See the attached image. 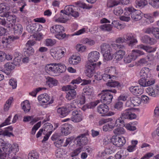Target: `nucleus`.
Returning <instances> with one entry per match:
<instances>
[{
	"mask_svg": "<svg viewBox=\"0 0 159 159\" xmlns=\"http://www.w3.org/2000/svg\"><path fill=\"white\" fill-rule=\"evenodd\" d=\"M136 3L139 7H143L148 4V2L146 0H136Z\"/></svg>",
	"mask_w": 159,
	"mask_h": 159,
	"instance_id": "nucleus-45",
	"label": "nucleus"
},
{
	"mask_svg": "<svg viewBox=\"0 0 159 159\" xmlns=\"http://www.w3.org/2000/svg\"><path fill=\"white\" fill-rule=\"evenodd\" d=\"M100 53L97 51H93L89 53L88 55L89 62L93 63L99 59Z\"/></svg>",
	"mask_w": 159,
	"mask_h": 159,
	"instance_id": "nucleus-17",
	"label": "nucleus"
},
{
	"mask_svg": "<svg viewBox=\"0 0 159 159\" xmlns=\"http://www.w3.org/2000/svg\"><path fill=\"white\" fill-rule=\"evenodd\" d=\"M107 91V89L103 90L99 95H101V100L102 102L105 104H109L112 101L113 95Z\"/></svg>",
	"mask_w": 159,
	"mask_h": 159,
	"instance_id": "nucleus-10",
	"label": "nucleus"
},
{
	"mask_svg": "<svg viewBox=\"0 0 159 159\" xmlns=\"http://www.w3.org/2000/svg\"><path fill=\"white\" fill-rule=\"evenodd\" d=\"M124 119L121 117V116L119 117L115 121V124L116 125V126L119 125L120 126H125V122L124 120Z\"/></svg>",
	"mask_w": 159,
	"mask_h": 159,
	"instance_id": "nucleus-44",
	"label": "nucleus"
},
{
	"mask_svg": "<svg viewBox=\"0 0 159 159\" xmlns=\"http://www.w3.org/2000/svg\"><path fill=\"white\" fill-rule=\"evenodd\" d=\"M10 9L9 7L7 6L4 4L1 3L0 4V13L4 12V14L7 13V12L9 11Z\"/></svg>",
	"mask_w": 159,
	"mask_h": 159,
	"instance_id": "nucleus-39",
	"label": "nucleus"
},
{
	"mask_svg": "<svg viewBox=\"0 0 159 159\" xmlns=\"http://www.w3.org/2000/svg\"><path fill=\"white\" fill-rule=\"evenodd\" d=\"M114 13L116 15H119L122 14L123 12V10L120 7H116L114 10Z\"/></svg>",
	"mask_w": 159,
	"mask_h": 159,
	"instance_id": "nucleus-57",
	"label": "nucleus"
},
{
	"mask_svg": "<svg viewBox=\"0 0 159 159\" xmlns=\"http://www.w3.org/2000/svg\"><path fill=\"white\" fill-rule=\"evenodd\" d=\"M66 51L65 49L60 48H52L50 50V54L55 59H60L64 56Z\"/></svg>",
	"mask_w": 159,
	"mask_h": 159,
	"instance_id": "nucleus-11",
	"label": "nucleus"
},
{
	"mask_svg": "<svg viewBox=\"0 0 159 159\" xmlns=\"http://www.w3.org/2000/svg\"><path fill=\"white\" fill-rule=\"evenodd\" d=\"M13 27L14 33L15 34L20 35L22 34L23 29L21 25L19 24H14Z\"/></svg>",
	"mask_w": 159,
	"mask_h": 159,
	"instance_id": "nucleus-29",
	"label": "nucleus"
},
{
	"mask_svg": "<svg viewBox=\"0 0 159 159\" xmlns=\"http://www.w3.org/2000/svg\"><path fill=\"white\" fill-rule=\"evenodd\" d=\"M101 64L100 61L99 62L98 64L87 62L85 65L86 69L85 71L86 75L89 78L91 77L95 72L94 68L96 67V65L98 64V66H99Z\"/></svg>",
	"mask_w": 159,
	"mask_h": 159,
	"instance_id": "nucleus-8",
	"label": "nucleus"
},
{
	"mask_svg": "<svg viewBox=\"0 0 159 159\" xmlns=\"http://www.w3.org/2000/svg\"><path fill=\"white\" fill-rule=\"evenodd\" d=\"M114 133L117 134H122L125 132V129L122 127H119L113 130Z\"/></svg>",
	"mask_w": 159,
	"mask_h": 159,
	"instance_id": "nucleus-52",
	"label": "nucleus"
},
{
	"mask_svg": "<svg viewBox=\"0 0 159 159\" xmlns=\"http://www.w3.org/2000/svg\"><path fill=\"white\" fill-rule=\"evenodd\" d=\"M82 120V116L80 112L76 111H74L72 112V116L70 118H66L62 120L63 122L71 120L75 123H77L81 121Z\"/></svg>",
	"mask_w": 159,
	"mask_h": 159,
	"instance_id": "nucleus-9",
	"label": "nucleus"
},
{
	"mask_svg": "<svg viewBox=\"0 0 159 159\" xmlns=\"http://www.w3.org/2000/svg\"><path fill=\"white\" fill-rule=\"evenodd\" d=\"M139 48L140 49H143L147 52L149 53L153 52L156 50V49L154 48H152L151 47L143 45L141 44L139 46Z\"/></svg>",
	"mask_w": 159,
	"mask_h": 159,
	"instance_id": "nucleus-34",
	"label": "nucleus"
},
{
	"mask_svg": "<svg viewBox=\"0 0 159 159\" xmlns=\"http://www.w3.org/2000/svg\"><path fill=\"white\" fill-rule=\"evenodd\" d=\"M76 101L74 100L72 102L69 104L68 106V110L69 111L73 110L76 108Z\"/></svg>",
	"mask_w": 159,
	"mask_h": 159,
	"instance_id": "nucleus-60",
	"label": "nucleus"
},
{
	"mask_svg": "<svg viewBox=\"0 0 159 159\" xmlns=\"http://www.w3.org/2000/svg\"><path fill=\"white\" fill-rule=\"evenodd\" d=\"M46 45L47 46H52L54 45L56 43L55 40L51 39H48L46 40Z\"/></svg>",
	"mask_w": 159,
	"mask_h": 159,
	"instance_id": "nucleus-61",
	"label": "nucleus"
},
{
	"mask_svg": "<svg viewBox=\"0 0 159 159\" xmlns=\"http://www.w3.org/2000/svg\"><path fill=\"white\" fill-rule=\"evenodd\" d=\"M72 5L66 6L64 10H61V12L63 13L61 14L60 17L56 19V21L61 23H65L68 20L66 16V15L70 14L71 15L75 17H77L79 16V14L78 12L74 11V9L72 7Z\"/></svg>",
	"mask_w": 159,
	"mask_h": 159,
	"instance_id": "nucleus-2",
	"label": "nucleus"
},
{
	"mask_svg": "<svg viewBox=\"0 0 159 159\" xmlns=\"http://www.w3.org/2000/svg\"><path fill=\"white\" fill-rule=\"evenodd\" d=\"M109 109L108 106L103 104L100 105L98 107L97 111L99 113L103 114L102 116H103L108 112Z\"/></svg>",
	"mask_w": 159,
	"mask_h": 159,
	"instance_id": "nucleus-21",
	"label": "nucleus"
},
{
	"mask_svg": "<svg viewBox=\"0 0 159 159\" xmlns=\"http://www.w3.org/2000/svg\"><path fill=\"white\" fill-rule=\"evenodd\" d=\"M146 92L149 95L156 97L159 94V87L157 86L154 88L149 87L146 89Z\"/></svg>",
	"mask_w": 159,
	"mask_h": 159,
	"instance_id": "nucleus-18",
	"label": "nucleus"
},
{
	"mask_svg": "<svg viewBox=\"0 0 159 159\" xmlns=\"http://www.w3.org/2000/svg\"><path fill=\"white\" fill-rule=\"evenodd\" d=\"M112 24L116 28L118 29H121L124 28V25L120 24L117 21L114 20L112 21Z\"/></svg>",
	"mask_w": 159,
	"mask_h": 159,
	"instance_id": "nucleus-58",
	"label": "nucleus"
},
{
	"mask_svg": "<svg viewBox=\"0 0 159 159\" xmlns=\"http://www.w3.org/2000/svg\"><path fill=\"white\" fill-rule=\"evenodd\" d=\"M19 38V37L18 36L15 37H13L11 36H8V37H6L5 39V41H2V43H4V42H6L7 43H10L11 42V41H14L15 39H17Z\"/></svg>",
	"mask_w": 159,
	"mask_h": 159,
	"instance_id": "nucleus-49",
	"label": "nucleus"
},
{
	"mask_svg": "<svg viewBox=\"0 0 159 159\" xmlns=\"http://www.w3.org/2000/svg\"><path fill=\"white\" fill-rule=\"evenodd\" d=\"M15 54L17 57H15L14 59L13 63L15 66H19L21 63L20 57L18 56L19 55V53L18 52H16Z\"/></svg>",
	"mask_w": 159,
	"mask_h": 159,
	"instance_id": "nucleus-38",
	"label": "nucleus"
},
{
	"mask_svg": "<svg viewBox=\"0 0 159 159\" xmlns=\"http://www.w3.org/2000/svg\"><path fill=\"white\" fill-rule=\"evenodd\" d=\"M140 75L141 77L143 78H149L151 75L150 69L147 67L142 68L140 72Z\"/></svg>",
	"mask_w": 159,
	"mask_h": 159,
	"instance_id": "nucleus-22",
	"label": "nucleus"
},
{
	"mask_svg": "<svg viewBox=\"0 0 159 159\" xmlns=\"http://www.w3.org/2000/svg\"><path fill=\"white\" fill-rule=\"evenodd\" d=\"M152 34L156 38L159 39V28L153 27Z\"/></svg>",
	"mask_w": 159,
	"mask_h": 159,
	"instance_id": "nucleus-64",
	"label": "nucleus"
},
{
	"mask_svg": "<svg viewBox=\"0 0 159 159\" xmlns=\"http://www.w3.org/2000/svg\"><path fill=\"white\" fill-rule=\"evenodd\" d=\"M149 3L154 7L158 8L159 7V0H149Z\"/></svg>",
	"mask_w": 159,
	"mask_h": 159,
	"instance_id": "nucleus-54",
	"label": "nucleus"
},
{
	"mask_svg": "<svg viewBox=\"0 0 159 159\" xmlns=\"http://www.w3.org/2000/svg\"><path fill=\"white\" fill-rule=\"evenodd\" d=\"M44 129L43 130L44 131H52L55 129V128L53 129L52 125L49 123H47L44 125Z\"/></svg>",
	"mask_w": 159,
	"mask_h": 159,
	"instance_id": "nucleus-53",
	"label": "nucleus"
},
{
	"mask_svg": "<svg viewBox=\"0 0 159 159\" xmlns=\"http://www.w3.org/2000/svg\"><path fill=\"white\" fill-rule=\"evenodd\" d=\"M142 40L144 43L150 44L152 40V39L147 35H145L142 38Z\"/></svg>",
	"mask_w": 159,
	"mask_h": 159,
	"instance_id": "nucleus-55",
	"label": "nucleus"
},
{
	"mask_svg": "<svg viewBox=\"0 0 159 159\" xmlns=\"http://www.w3.org/2000/svg\"><path fill=\"white\" fill-rule=\"evenodd\" d=\"M11 117L12 116H9L5 120V121L0 125V128L6 125L10 124H11V123L10 122V119Z\"/></svg>",
	"mask_w": 159,
	"mask_h": 159,
	"instance_id": "nucleus-59",
	"label": "nucleus"
},
{
	"mask_svg": "<svg viewBox=\"0 0 159 159\" xmlns=\"http://www.w3.org/2000/svg\"><path fill=\"white\" fill-rule=\"evenodd\" d=\"M1 17L0 18V24L9 28L11 27V25L10 24L8 25L7 21H6L5 19L2 16H1Z\"/></svg>",
	"mask_w": 159,
	"mask_h": 159,
	"instance_id": "nucleus-47",
	"label": "nucleus"
},
{
	"mask_svg": "<svg viewBox=\"0 0 159 159\" xmlns=\"http://www.w3.org/2000/svg\"><path fill=\"white\" fill-rule=\"evenodd\" d=\"M99 101L98 100L95 102H91V103L87 104L84 105L81 109L84 111H85L87 109L93 108L95 107L99 103Z\"/></svg>",
	"mask_w": 159,
	"mask_h": 159,
	"instance_id": "nucleus-31",
	"label": "nucleus"
},
{
	"mask_svg": "<svg viewBox=\"0 0 159 159\" xmlns=\"http://www.w3.org/2000/svg\"><path fill=\"white\" fill-rule=\"evenodd\" d=\"M130 91L134 95L139 96L143 93V89L140 86H131L129 88Z\"/></svg>",
	"mask_w": 159,
	"mask_h": 159,
	"instance_id": "nucleus-20",
	"label": "nucleus"
},
{
	"mask_svg": "<svg viewBox=\"0 0 159 159\" xmlns=\"http://www.w3.org/2000/svg\"><path fill=\"white\" fill-rule=\"evenodd\" d=\"M69 85L64 86L62 87V90L64 91H68L66 95V98L69 100L75 98L76 95V92L75 89L77 86L76 85Z\"/></svg>",
	"mask_w": 159,
	"mask_h": 159,
	"instance_id": "nucleus-3",
	"label": "nucleus"
},
{
	"mask_svg": "<svg viewBox=\"0 0 159 159\" xmlns=\"http://www.w3.org/2000/svg\"><path fill=\"white\" fill-rule=\"evenodd\" d=\"M56 73H62L65 71L66 70V67L64 65L61 63H55Z\"/></svg>",
	"mask_w": 159,
	"mask_h": 159,
	"instance_id": "nucleus-23",
	"label": "nucleus"
},
{
	"mask_svg": "<svg viewBox=\"0 0 159 159\" xmlns=\"http://www.w3.org/2000/svg\"><path fill=\"white\" fill-rule=\"evenodd\" d=\"M88 135L87 133L81 134L78 136L76 138L77 140V145L80 146L81 148L82 146L86 144L88 142V139L86 137V135Z\"/></svg>",
	"mask_w": 159,
	"mask_h": 159,
	"instance_id": "nucleus-12",
	"label": "nucleus"
},
{
	"mask_svg": "<svg viewBox=\"0 0 159 159\" xmlns=\"http://www.w3.org/2000/svg\"><path fill=\"white\" fill-rule=\"evenodd\" d=\"M25 52V54L27 56H30L33 55L34 53V50L31 46L27 47Z\"/></svg>",
	"mask_w": 159,
	"mask_h": 159,
	"instance_id": "nucleus-40",
	"label": "nucleus"
},
{
	"mask_svg": "<svg viewBox=\"0 0 159 159\" xmlns=\"http://www.w3.org/2000/svg\"><path fill=\"white\" fill-rule=\"evenodd\" d=\"M57 111L61 117H64L67 115L69 113V111L64 107L58 108Z\"/></svg>",
	"mask_w": 159,
	"mask_h": 159,
	"instance_id": "nucleus-26",
	"label": "nucleus"
},
{
	"mask_svg": "<svg viewBox=\"0 0 159 159\" xmlns=\"http://www.w3.org/2000/svg\"><path fill=\"white\" fill-rule=\"evenodd\" d=\"M2 147V149L0 148V152H3V153H5V155H7L8 156L11 157L13 152L14 154H16L19 150L18 145L16 143L11 145L10 143H5L3 140L0 139V147Z\"/></svg>",
	"mask_w": 159,
	"mask_h": 159,
	"instance_id": "nucleus-1",
	"label": "nucleus"
},
{
	"mask_svg": "<svg viewBox=\"0 0 159 159\" xmlns=\"http://www.w3.org/2000/svg\"><path fill=\"white\" fill-rule=\"evenodd\" d=\"M55 63L48 64L46 66L45 69L47 73L49 74L56 73Z\"/></svg>",
	"mask_w": 159,
	"mask_h": 159,
	"instance_id": "nucleus-24",
	"label": "nucleus"
},
{
	"mask_svg": "<svg viewBox=\"0 0 159 159\" xmlns=\"http://www.w3.org/2000/svg\"><path fill=\"white\" fill-rule=\"evenodd\" d=\"M80 58L79 56H72L69 58V63L71 65H76L80 62Z\"/></svg>",
	"mask_w": 159,
	"mask_h": 159,
	"instance_id": "nucleus-27",
	"label": "nucleus"
},
{
	"mask_svg": "<svg viewBox=\"0 0 159 159\" xmlns=\"http://www.w3.org/2000/svg\"><path fill=\"white\" fill-rule=\"evenodd\" d=\"M106 84L108 86L112 87H116L118 88H120L121 86V84H120L119 82L113 81L107 83Z\"/></svg>",
	"mask_w": 159,
	"mask_h": 159,
	"instance_id": "nucleus-36",
	"label": "nucleus"
},
{
	"mask_svg": "<svg viewBox=\"0 0 159 159\" xmlns=\"http://www.w3.org/2000/svg\"><path fill=\"white\" fill-rule=\"evenodd\" d=\"M13 99V98L12 97H10L8 100L6 101L4 107L5 111H7L9 110Z\"/></svg>",
	"mask_w": 159,
	"mask_h": 159,
	"instance_id": "nucleus-46",
	"label": "nucleus"
},
{
	"mask_svg": "<svg viewBox=\"0 0 159 159\" xmlns=\"http://www.w3.org/2000/svg\"><path fill=\"white\" fill-rule=\"evenodd\" d=\"M76 50L79 52H83L86 49V47L82 44H78L76 47Z\"/></svg>",
	"mask_w": 159,
	"mask_h": 159,
	"instance_id": "nucleus-62",
	"label": "nucleus"
},
{
	"mask_svg": "<svg viewBox=\"0 0 159 159\" xmlns=\"http://www.w3.org/2000/svg\"><path fill=\"white\" fill-rule=\"evenodd\" d=\"M126 11L125 12V15L131 14L132 19L134 21H138L142 18L141 11L139 10L135 9L133 7H126L125 9Z\"/></svg>",
	"mask_w": 159,
	"mask_h": 159,
	"instance_id": "nucleus-5",
	"label": "nucleus"
},
{
	"mask_svg": "<svg viewBox=\"0 0 159 159\" xmlns=\"http://www.w3.org/2000/svg\"><path fill=\"white\" fill-rule=\"evenodd\" d=\"M121 1V0H113L112 3L111 5H110L109 3L107 4V7L109 8L113 7L120 4V3Z\"/></svg>",
	"mask_w": 159,
	"mask_h": 159,
	"instance_id": "nucleus-63",
	"label": "nucleus"
},
{
	"mask_svg": "<svg viewBox=\"0 0 159 159\" xmlns=\"http://www.w3.org/2000/svg\"><path fill=\"white\" fill-rule=\"evenodd\" d=\"M38 153L34 151L31 152L28 155V159H38Z\"/></svg>",
	"mask_w": 159,
	"mask_h": 159,
	"instance_id": "nucleus-42",
	"label": "nucleus"
},
{
	"mask_svg": "<svg viewBox=\"0 0 159 159\" xmlns=\"http://www.w3.org/2000/svg\"><path fill=\"white\" fill-rule=\"evenodd\" d=\"M93 89L92 88L88 86L83 89V94L84 96H90L93 92Z\"/></svg>",
	"mask_w": 159,
	"mask_h": 159,
	"instance_id": "nucleus-37",
	"label": "nucleus"
},
{
	"mask_svg": "<svg viewBox=\"0 0 159 159\" xmlns=\"http://www.w3.org/2000/svg\"><path fill=\"white\" fill-rule=\"evenodd\" d=\"M114 107L118 110H121L123 108V102L120 101L116 102L114 106Z\"/></svg>",
	"mask_w": 159,
	"mask_h": 159,
	"instance_id": "nucleus-50",
	"label": "nucleus"
},
{
	"mask_svg": "<svg viewBox=\"0 0 159 159\" xmlns=\"http://www.w3.org/2000/svg\"><path fill=\"white\" fill-rule=\"evenodd\" d=\"M61 133L62 136L66 135L70 133V129L68 127H62L61 129Z\"/></svg>",
	"mask_w": 159,
	"mask_h": 159,
	"instance_id": "nucleus-43",
	"label": "nucleus"
},
{
	"mask_svg": "<svg viewBox=\"0 0 159 159\" xmlns=\"http://www.w3.org/2000/svg\"><path fill=\"white\" fill-rule=\"evenodd\" d=\"M4 67L6 70H11L13 69L15 67V65L13 63L8 62L6 63L4 65Z\"/></svg>",
	"mask_w": 159,
	"mask_h": 159,
	"instance_id": "nucleus-48",
	"label": "nucleus"
},
{
	"mask_svg": "<svg viewBox=\"0 0 159 159\" xmlns=\"http://www.w3.org/2000/svg\"><path fill=\"white\" fill-rule=\"evenodd\" d=\"M120 116L125 119L132 120L136 117V115L132 112L130 108L125 110L121 113Z\"/></svg>",
	"mask_w": 159,
	"mask_h": 159,
	"instance_id": "nucleus-13",
	"label": "nucleus"
},
{
	"mask_svg": "<svg viewBox=\"0 0 159 159\" xmlns=\"http://www.w3.org/2000/svg\"><path fill=\"white\" fill-rule=\"evenodd\" d=\"M51 33L56 34L55 37L59 39H62L66 37V34L63 33L64 28L60 25H55L52 26L50 29Z\"/></svg>",
	"mask_w": 159,
	"mask_h": 159,
	"instance_id": "nucleus-4",
	"label": "nucleus"
},
{
	"mask_svg": "<svg viewBox=\"0 0 159 159\" xmlns=\"http://www.w3.org/2000/svg\"><path fill=\"white\" fill-rule=\"evenodd\" d=\"M113 26V25L112 24H105L101 25L99 28L103 31L110 32L112 30Z\"/></svg>",
	"mask_w": 159,
	"mask_h": 159,
	"instance_id": "nucleus-32",
	"label": "nucleus"
},
{
	"mask_svg": "<svg viewBox=\"0 0 159 159\" xmlns=\"http://www.w3.org/2000/svg\"><path fill=\"white\" fill-rule=\"evenodd\" d=\"M13 130V128L11 126H10L6 128L4 131H0V135H2L4 136H8L10 137L12 135L14 136V135L12 133L9 132V131H12Z\"/></svg>",
	"mask_w": 159,
	"mask_h": 159,
	"instance_id": "nucleus-30",
	"label": "nucleus"
},
{
	"mask_svg": "<svg viewBox=\"0 0 159 159\" xmlns=\"http://www.w3.org/2000/svg\"><path fill=\"white\" fill-rule=\"evenodd\" d=\"M132 103L134 106H139L141 102V100L140 98L135 96L130 98Z\"/></svg>",
	"mask_w": 159,
	"mask_h": 159,
	"instance_id": "nucleus-35",
	"label": "nucleus"
},
{
	"mask_svg": "<svg viewBox=\"0 0 159 159\" xmlns=\"http://www.w3.org/2000/svg\"><path fill=\"white\" fill-rule=\"evenodd\" d=\"M125 42L129 41L128 43L129 46L132 47L133 45L137 42V40L135 39L133 35L130 33H127L123 35Z\"/></svg>",
	"mask_w": 159,
	"mask_h": 159,
	"instance_id": "nucleus-15",
	"label": "nucleus"
},
{
	"mask_svg": "<svg viewBox=\"0 0 159 159\" xmlns=\"http://www.w3.org/2000/svg\"><path fill=\"white\" fill-rule=\"evenodd\" d=\"M82 42L83 43L86 44L90 46L93 45L95 43V41L94 40L88 38H85L82 39Z\"/></svg>",
	"mask_w": 159,
	"mask_h": 159,
	"instance_id": "nucleus-41",
	"label": "nucleus"
},
{
	"mask_svg": "<svg viewBox=\"0 0 159 159\" xmlns=\"http://www.w3.org/2000/svg\"><path fill=\"white\" fill-rule=\"evenodd\" d=\"M82 82V83L81 84V85H83L89 84L91 81L89 80H82L80 78L78 77L76 79L72 80L71 84H72V85H74L75 84H79Z\"/></svg>",
	"mask_w": 159,
	"mask_h": 159,
	"instance_id": "nucleus-25",
	"label": "nucleus"
},
{
	"mask_svg": "<svg viewBox=\"0 0 159 159\" xmlns=\"http://www.w3.org/2000/svg\"><path fill=\"white\" fill-rule=\"evenodd\" d=\"M38 100L39 101L43 103H46L48 102L47 103L48 104L52 103L53 101V100L51 99L49 102L50 100V97L46 93L42 94L39 95L38 97Z\"/></svg>",
	"mask_w": 159,
	"mask_h": 159,
	"instance_id": "nucleus-16",
	"label": "nucleus"
},
{
	"mask_svg": "<svg viewBox=\"0 0 159 159\" xmlns=\"http://www.w3.org/2000/svg\"><path fill=\"white\" fill-rule=\"evenodd\" d=\"M9 84L12 86V89H15L17 86V81L16 79L14 78L10 79L9 81Z\"/></svg>",
	"mask_w": 159,
	"mask_h": 159,
	"instance_id": "nucleus-56",
	"label": "nucleus"
},
{
	"mask_svg": "<svg viewBox=\"0 0 159 159\" xmlns=\"http://www.w3.org/2000/svg\"><path fill=\"white\" fill-rule=\"evenodd\" d=\"M101 48L104 59L107 61L112 60L113 56L111 46L108 44L103 43L101 45Z\"/></svg>",
	"mask_w": 159,
	"mask_h": 159,
	"instance_id": "nucleus-6",
	"label": "nucleus"
},
{
	"mask_svg": "<svg viewBox=\"0 0 159 159\" xmlns=\"http://www.w3.org/2000/svg\"><path fill=\"white\" fill-rule=\"evenodd\" d=\"M21 106L23 110L25 113L30 111V106L28 100H26L23 102L21 103Z\"/></svg>",
	"mask_w": 159,
	"mask_h": 159,
	"instance_id": "nucleus-33",
	"label": "nucleus"
},
{
	"mask_svg": "<svg viewBox=\"0 0 159 159\" xmlns=\"http://www.w3.org/2000/svg\"><path fill=\"white\" fill-rule=\"evenodd\" d=\"M111 46L116 50H117L120 49H124L125 48V46L124 45L121 44L113 43L111 44Z\"/></svg>",
	"mask_w": 159,
	"mask_h": 159,
	"instance_id": "nucleus-51",
	"label": "nucleus"
},
{
	"mask_svg": "<svg viewBox=\"0 0 159 159\" xmlns=\"http://www.w3.org/2000/svg\"><path fill=\"white\" fill-rule=\"evenodd\" d=\"M130 54L124 57L123 61L125 63H130L132 61L135 60L138 57L144 55V53L139 50H133Z\"/></svg>",
	"mask_w": 159,
	"mask_h": 159,
	"instance_id": "nucleus-7",
	"label": "nucleus"
},
{
	"mask_svg": "<svg viewBox=\"0 0 159 159\" xmlns=\"http://www.w3.org/2000/svg\"><path fill=\"white\" fill-rule=\"evenodd\" d=\"M111 142L115 146L120 147L125 143L126 141L124 137L120 138L116 136H114L111 139Z\"/></svg>",
	"mask_w": 159,
	"mask_h": 159,
	"instance_id": "nucleus-14",
	"label": "nucleus"
},
{
	"mask_svg": "<svg viewBox=\"0 0 159 159\" xmlns=\"http://www.w3.org/2000/svg\"><path fill=\"white\" fill-rule=\"evenodd\" d=\"M125 54V52L123 49L119 50L115 53V59L118 61L121 60Z\"/></svg>",
	"mask_w": 159,
	"mask_h": 159,
	"instance_id": "nucleus-28",
	"label": "nucleus"
},
{
	"mask_svg": "<svg viewBox=\"0 0 159 159\" xmlns=\"http://www.w3.org/2000/svg\"><path fill=\"white\" fill-rule=\"evenodd\" d=\"M4 16L7 18V20L8 24L11 25V27L13 26V25L16 22V17L14 14L9 15V13H6L3 15Z\"/></svg>",
	"mask_w": 159,
	"mask_h": 159,
	"instance_id": "nucleus-19",
	"label": "nucleus"
}]
</instances>
